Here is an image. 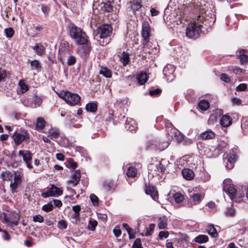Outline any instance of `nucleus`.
<instances>
[{
	"label": "nucleus",
	"mask_w": 248,
	"mask_h": 248,
	"mask_svg": "<svg viewBox=\"0 0 248 248\" xmlns=\"http://www.w3.org/2000/svg\"><path fill=\"white\" fill-rule=\"evenodd\" d=\"M151 28L148 22H143L142 25V32L141 35L144 39L143 41V47L144 51L148 53H152L154 52L153 50H151L149 47L151 46V43L149 42V38L151 35Z\"/></svg>",
	"instance_id": "nucleus-3"
},
{
	"label": "nucleus",
	"mask_w": 248,
	"mask_h": 248,
	"mask_svg": "<svg viewBox=\"0 0 248 248\" xmlns=\"http://www.w3.org/2000/svg\"><path fill=\"white\" fill-rule=\"evenodd\" d=\"M5 33L7 37L11 38L14 33V31L12 28H7L5 29Z\"/></svg>",
	"instance_id": "nucleus-48"
},
{
	"label": "nucleus",
	"mask_w": 248,
	"mask_h": 248,
	"mask_svg": "<svg viewBox=\"0 0 248 248\" xmlns=\"http://www.w3.org/2000/svg\"><path fill=\"white\" fill-rule=\"evenodd\" d=\"M90 225L91 227H90V229L91 231H94L95 228L97 225V222L95 220H90Z\"/></svg>",
	"instance_id": "nucleus-63"
},
{
	"label": "nucleus",
	"mask_w": 248,
	"mask_h": 248,
	"mask_svg": "<svg viewBox=\"0 0 248 248\" xmlns=\"http://www.w3.org/2000/svg\"><path fill=\"white\" fill-rule=\"evenodd\" d=\"M76 58L72 55H69L67 60V65L69 66L74 65L76 63Z\"/></svg>",
	"instance_id": "nucleus-42"
},
{
	"label": "nucleus",
	"mask_w": 248,
	"mask_h": 248,
	"mask_svg": "<svg viewBox=\"0 0 248 248\" xmlns=\"http://www.w3.org/2000/svg\"><path fill=\"white\" fill-rule=\"evenodd\" d=\"M11 176V173L9 171H3L1 173V178L3 181L9 180Z\"/></svg>",
	"instance_id": "nucleus-44"
},
{
	"label": "nucleus",
	"mask_w": 248,
	"mask_h": 248,
	"mask_svg": "<svg viewBox=\"0 0 248 248\" xmlns=\"http://www.w3.org/2000/svg\"><path fill=\"white\" fill-rule=\"evenodd\" d=\"M219 123L221 126L227 127L232 124V119L230 116L224 115L221 118Z\"/></svg>",
	"instance_id": "nucleus-15"
},
{
	"label": "nucleus",
	"mask_w": 248,
	"mask_h": 248,
	"mask_svg": "<svg viewBox=\"0 0 248 248\" xmlns=\"http://www.w3.org/2000/svg\"><path fill=\"white\" fill-rule=\"evenodd\" d=\"M18 85L20 88V91L22 93H24L28 90V86L24 82L21 80L19 81Z\"/></svg>",
	"instance_id": "nucleus-38"
},
{
	"label": "nucleus",
	"mask_w": 248,
	"mask_h": 248,
	"mask_svg": "<svg viewBox=\"0 0 248 248\" xmlns=\"http://www.w3.org/2000/svg\"><path fill=\"white\" fill-rule=\"evenodd\" d=\"M34 222L42 223L44 221V218L41 215H37L32 217Z\"/></svg>",
	"instance_id": "nucleus-50"
},
{
	"label": "nucleus",
	"mask_w": 248,
	"mask_h": 248,
	"mask_svg": "<svg viewBox=\"0 0 248 248\" xmlns=\"http://www.w3.org/2000/svg\"><path fill=\"white\" fill-rule=\"evenodd\" d=\"M182 175L186 179L191 180L194 177V173L192 170L189 169H184L182 171Z\"/></svg>",
	"instance_id": "nucleus-19"
},
{
	"label": "nucleus",
	"mask_w": 248,
	"mask_h": 248,
	"mask_svg": "<svg viewBox=\"0 0 248 248\" xmlns=\"http://www.w3.org/2000/svg\"><path fill=\"white\" fill-rule=\"evenodd\" d=\"M170 144L169 141L166 142H163L161 143H159L158 145H157L158 149L159 150H164L166 149Z\"/></svg>",
	"instance_id": "nucleus-51"
},
{
	"label": "nucleus",
	"mask_w": 248,
	"mask_h": 248,
	"mask_svg": "<svg viewBox=\"0 0 248 248\" xmlns=\"http://www.w3.org/2000/svg\"><path fill=\"white\" fill-rule=\"evenodd\" d=\"M99 74L106 78H110L112 75L111 71L106 67H101L99 71Z\"/></svg>",
	"instance_id": "nucleus-31"
},
{
	"label": "nucleus",
	"mask_w": 248,
	"mask_h": 248,
	"mask_svg": "<svg viewBox=\"0 0 248 248\" xmlns=\"http://www.w3.org/2000/svg\"><path fill=\"white\" fill-rule=\"evenodd\" d=\"M72 47V45L70 44L67 41H63L61 44L59 50L61 51H70Z\"/></svg>",
	"instance_id": "nucleus-26"
},
{
	"label": "nucleus",
	"mask_w": 248,
	"mask_h": 248,
	"mask_svg": "<svg viewBox=\"0 0 248 248\" xmlns=\"http://www.w3.org/2000/svg\"><path fill=\"white\" fill-rule=\"evenodd\" d=\"M145 191L146 194L150 195L154 201H157L158 198V193L155 187L150 186H146Z\"/></svg>",
	"instance_id": "nucleus-12"
},
{
	"label": "nucleus",
	"mask_w": 248,
	"mask_h": 248,
	"mask_svg": "<svg viewBox=\"0 0 248 248\" xmlns=\"http://www.w3.org/2000/svg\"><path fill=\"white\" fill-rule=\"evenodd\" d=\"M204 5L205 1L203 0H187L186 8L190 12H201Z\"/></svg>",
	"instance_id": "nucleus-6"
},
{
	"label": "nucleus",
	"mask_w": 248,
	"mask_h": 248,
	"mask_svg": "<svg viewBox=\"0 0 248 248\" xmlns=\"http://www.w3.org/2000/svg\"><path fill=\"white\" fill-rule=\"evenodd\" d=\"M19 220L20 215L17 213H13L10 217H9L8 225L17 226L18 224Z\"/></svg>",
	"instance_id": "nucleus-14"
},
{
	"label": "nucleus",
	"mask_w": 248,
	"mask_h": 248,
	"mask_svg": "<svg viewBox=\"0 0 248 248\" xmlns=\"http://www.w3.org/2000/svg\"><path fill=\"white\" fill-rule=\"evenodd\" d=\"M68 32L70 37L78 45H84L87 42L86 33L81 28L73 24L69 25Z\"/></svg>",
	"instance_id": "nucleus-1"
},
{
	"label": "nucleus",
	"mask_w": 248,
	"mask_h": 248,
	"mask_svg": "<svg viewBox=\"0 0 248 248\" xmlns=\"http://www.w3.org/2000/svg\"><path fill=\"white\" fill-rule=\"evenodd\" d=\"M133 248H141V241L140 239H136L133 244Z\"/></svg>",
	"instance_id": "nucleus-56"
},
{
	"label": "nucleus",
	"mask_w": 248,
	"mask_h": 248,
	"mask_svg": "<svg viewBox=\"0 0 248 248\" xmlns=\"http://www.w3.org/2000/svg\"><path fill=\"white\" fill-rule=\"evenodd\" d=\"M58 95L68 104L71 106L78 105L80 102V97L77 93H72L68 91H62L58 93Z\"/></svg>",
	"instance_id": "nucleus-4"
},
{
	"label": "nucleus",
	"mask_w": 248,
	"mask_h": 248,
	"mask_svg": "<svg viewBox=\"0 0 248 248\" xmlns=\"http://www.w3.org/2000/svg\"><path fill=\"white\" fill-rule=\"evenodd\" d=\"M42 103V99L38 96H35L31 104V106L32 108H36L39 107L41 105Z\"/></svg>",
	"instance_id": "nucleus-36"
},
{
	"label": "nucleus",
	"mask_w": 248,
	"mask_h": 248,
	"mask_svg": "<svg viewBox=\"0 0 248 248\" xmlns=\"http://www.w3.org/2000/svg\"><path fill=\"white\" fill-rule=\"evenodd\" d=\"M156 168L160 172H163L165 170L164 166L161 163H159L156 165Z\"/></svg>",
	"instance_id": "nucleus-64"
},
{
	"label": "nucleus",
	"mask_w": 248,
	"mask_h": 248,
	"mask_svg": "<svg viewBox=\"0 0 248 248\" xmlns=\"http://www.w3.org/2000/svg\"><path fill=\"white\" fill-rule=\"evenodd\" d=\"M201 137L203 140L212 139L215 137V133L211 130H207L201 133Z\"/></svg>",
	"instance_id": "nucleus-29"
},
{
	"label": "nucleus",
	"mask_w": 248,
	"mask_h": 248,
	"mask_svg": "<svg viewBox=\"0 0 248 248\" xmlns=\"http://www.w3.org/2000/svg\"><path fill=\"white\" fill-rule=\"evenodd\" d=\"M247 85L245 83H242L239 84L236 88V90L237 91H244L247 88Z\"/></svg>",
	"instance_id": "nucleus-54"
},
{
	"label": "nucleus",
	"mask_w": 248,
	"mask_h": 248,
	"mask_svg": "<svg viewBox=\"0 0 248 248\" xmlns=\"http://www.w3.org/2000/svg\"><path fill=\"white\" fill-rule=\"evenodd\" d=\"M198 23L192 22L188 24L186 29V35L190 38H197L199 36L201 32V26L200 24L202 22L203 17L199 15L197 16Z\"/></svg>",
	"instance_id": "nucleus-2"
},
{
	"label": "nucleus",
	"mask_w": 248,
	"mask_h": 248,
	"mask_svg": "<svg viewBox=\"0 0 248 248\" xmlns=\"http://www.w3.org/2000/svg\"><path fill=\"white\" fill-rule=\"evenodd\" d=\"M97 108V104L95 102L88 103L86 106V109L87 111L95 112Z\"/></svg>",
	"instance_id": "nucleus-32"
},
{
	"label": "nucleus",
	"mask_w": 248,
	"mask_h": 248,
	"mask_svg": "<svg viewBox=\"0 0 248 248\" xmlns=\"http://www.w3.org/2000/svg\"><path fill=\"white\" fill-rule=\"evenodd\" d=\"M18 155L23 157V161L28 169H31L33 167L31 165L32 154L30 151L20 150L18 152Z\"/></svg>",
	"instance_id": "nucleus-8"
},
{
	"label": "nucleus",
	"mask_w": 248,
	"mask_h": 248,
	"mask_svg": "<svg viewBox=\"0 0 248 248\" xmlns=\"http://www.w3.org/2000/svg\"><path fill=\"white\" fill-rule=\"evenodd\" d=\"M125 128L130 132H135L137 129V125L134 120H127L125 124Z\"/></svg>",
	"instance_id": "nucleus-16"
},
{
	"label": "nucleus",
	"mask_w": 248,
	"mask_h": 248,
	"mask_svg": "<svg viewBox=\"0 0 248 248\" xmlns=\"http://www.w3.org/2000/svg\"><path fill=\"white\" fill-rule=\"evenodd\" d=\"M78 48V51L82 54L89 53L91 50V46L88 44V41L84 45H81Z\"/></svg>",
	"instance_id": "nucleus-25"
},
{
	"label": "nucleus",
	"mask_w": 248,
	"mask_h": 248,
	"mask_svg": "<svg viewBox=\"0 0 248 248\" xmlns=\"http://www.w3.org/2000/svg\"><path fill=\"white\" fill-rule=\"evenodd\" d=\"M98 33L99 34L100 39H103V44L104 43L107 44L110 40L108 37H109L112 34V28L108 24H104L99 27L98 29Z\"/></svg>",
	"instance_id": "nucleus-5"
},
{
	"label": "nucleus",
	"mask_w": 248,
	"mask_h": 248,
	"mask_svg": "<svg viewBox=\"0 0 248 248\" xmlns=\"http://www.w3.org/2000/svg\"><path fill=\"white\" fill-rule=\"evenodd\" d=\"M32 49L38 56H41L46 53V47L42 43L35 44Z\"/></svg>",
	"instance_id": "nucleus-13"
},
{
	"label": "nucleus",
	"mask_w": 248,
	"mask_h": 248,
	"mask_svg": "<svg viewBox=\"0 0 248 248\" xmlns=\"http://www.w3.org/2000/svg\"><path fill=\"white\" fill-rule=\"evenodd\" d=\"M58 228L60 230H64L67 227L66 222L64 220H61L58 221Z\"/></svg>",
	"instance_id": "nucleus-43"
},
{
	"label": "nucleus",
	"mask_w": 248,
	"mask_h": 248,
	"mask_svg": "<svg viewBox=\"0 0 248 248\" xmlns=\"http://www.w3.org/2000/svg\"><path fill=\"white\" fill-rule=\"evenodd\" d=\"M173 197L176 203H180L184 200L183 195L180 193H176L174 194Z\"/></svg>",
	"instance_id": "nucleus-40"
},
{
	"label": "nucleus",
	"mask_w": 248,
	"mask_h": 248,
	"mask_svg": "<svg viewBox=\"0 0 248 248\" xmlns=\"http://www.w3.org/2000/svg\"><path fill=\"white\" fill-rule=\"evenodd\" d=\"M46 124V122L42 117H39L37 118L35 129L37 131H41L45 127Z\"/></svg>",
	"instance_id": "nucleus-20"
},
{
	"label": "nucleus",
	"mask_w": 248,
	"mask_h": 248,
	"mask_svg": "<svg viewBox=\"0 0 248 248\" xmlns=\"http://www.w3.org/2000/svg\"><path fill=\"white\" fill-rule=\"evenodd\" d=\"M223 190L226 192L231 199L234 198L236 193V189L233 186H230L228 187L225 186Z\"/></svg>",
	"instance_id": "nucleus-23"
},
{
	"label": "nucleus",
	"mask_w": 248,
	"mask_h": 248,
	"mask_svg": "<svg viewBox=\"0 0 248 248\" xmlns=\"http://www.w3.org/2000/svg\"><path fill=\"white\" fill-rule=\"evenodd\" d=\"M206 230L208 234L213 237L216 238L218 235L217 231L213 225H209L207 227Z\"/></svg>",
	"instance_id": "nucleus-28"
},
{
	"label": "nucleus",
	"mask_w": 248,
	"mask_h": 248,
	"mask_svg": "<svg viewBox=\"0 0 248 248\" xmlns=\"http://www.w3.org/2000/svg\"><path fill=\"white\" fill-rule=\"evenodd\" d=\"M232 102L233 105H240L242 104L241 100L237 97L232 98Z\"/></svg>",
	"instance_id": "nucleus-58"
},
{
	"label": "nucleus",
	"mask_w": 248,
	"mask_h": 248,
	"mask_svg": "<svg viewBox=\"0 0 248 248\" xmlns=\"http://www.w3.org/2000/svg\"><path fill=\"white\" fill-rule=\"evenodd\" d=\"M169 233L168 232L161 231L159 233L158 236L160 239L163 238H166L169 236Z\"/></svg>",
	"instance_id": "nucleus-59"
},
{
	"label": "nucleus",
	"mask_w": 248,
	"mask_h": 248,
	"mask_svg": "<svg viewBox=\"0 0 248 248\" xmlns=\"http://www.w3.org/2000/svg\"><path fill=\"white\" fill-rule=\"evenodd\" d=\"M130 4L131 9L135 12L141 7V0H131Z\"/></svg>",
	"instance_id": "nucleus-21"
},
{
	"label": "nucleus",
	"mask_w": 248,
	"mask_h": 248,
	"mask_svg": "<svg viewBox=\"0 0 248 248\" xmlns=\"http://www.w3.org/2000/svg\"><path fill=\"white\" fill-rule=\"evenodd\" d=\"M194 205L198 204L202 199V196L200 193H194L190 195Z\"/></svg>",
	"instance_id": "nucleus-30"
},
{
	"label": "nucleus",
	"mask_w": 248,
	"mask_h": 248,
	"mask_svg": "<svg viewBox=\"0 0 248 248\" xmlns=\"http://www.w3.org/2000/svg\"><path fill=\"white\" fill-rule=\"evenodd\" d=\"M209 107V103L206 100H202L199 103V107L202 110H206Z\"/></svg>",
	"instance_id": "nucleus-33"
},
{
	"label": "nucleus",
	"mask_w": 248,
	"mask_h": 248,
	"mask_svg": "<svg viewBox=\"0 0 248 248\" xmlns=\"http://www.w3.org/2000/svg\"><path fill=\"white\" fill-rule=\"evenodd\" d=\"M237 155L234 152H230L224 158L226 167L228 169H232L234 166V163L237 160Z\"/></svg>",
	"instance_id": "nucleus-10"
},
{
	"label": "nucleus",
	"mask_w": 248,
	"mask_h": 248,
	"mask_svg": "<svg viewBox=\"0 0 248 248\" xmlns=\"http://www.w3.org/2000/svg\"><path fill=\"white\" fill-rule=\"evenodd\" d=\"M0 232H3L4 235L2 236V237L4 240L8 241L10 239V236L7 231L0 229Z\"/></svg>",
	"instance_id": "nucleus-57"
},
{
	"label": "nucleus",
	"mask_w": 248,
	"mask_h": 248,
	"mask_svg": "<svg viewBox=\"0 0 248 248\" xmlns=\"http://www.w3.org/2000/svg\"><path fill=\"white\" fill-rule=\"evenodd\" d=\"M67 166L69 168H71L73 169H75L77 167V164L74 161L72 158H69Z\"/></svg>",
	"instance_id": "nucleus-46"
},
{
	"label": "nucleus",
	"mask_w": 248,
	"mask_h": 248,
	"mask_svg": "<svg viewBox=\"0 0 248 248\" xmlns=\"http://www.w3.org/2000/svg\"><path fill=\"white\" fill-rule=\"evenodd\" d=\"M197 147L198 149L200 151V153L201 154H204V153H202V150H203V152H205L206 150L208 149L207 147H206L203 143L202 142H199L197 144Z\"/></svg>",
	"instance_id": "nucleus-47"
},
{
	"label": "nucleus",
	"mask_w": 248,
	"mask_h": 248,
	"mask_svg": "<svg viewBox=\"0 0 248 248\" xmlns=\"http://www.w3.org/2000/svg\"><path fill=\"white\" fill-rule=\"evenodd\" d=\"M41 9L45 16L48 15L50 10V8L48 6L44 5H42Z\"/></svg>",
	"instance_id": "nucleus-53"
},
{
	"label": "nucleus",
	"mask_w": 248,
	"mask_h": 248,
	"mask_svg": "<svg viewBox=\"0 0 248 248\" xmlns=\"http://www.w3.org/2000/svg\"><path fill=\"white\" fill-rule=\"evenodd\" d=\"M137 79L140 85L144 84L147 80V76L145 73L141 72L137 75Z\"/></svg>",
	"instance_id": "nucleus-27"
},
{
	"label": "nucleus",
	"mask_w": 248,
	"mask_h": 248,
	"mask_svg": "<svg viewBox=\"0 0 248 248\" xmlns=\"http://www.w3.org/2000/svg\"><path fill=\"white\" fill-rule=\"evenodd\" d=\"M175 68L173 65L171 64H167L163 69V74L166 80L170 82L173 80L174 78L173 73Z\"/></svg>",
	"instance_id": "nucleus-11"
},
{
	"label": "nucleus",
	"mask_w": 248,
	"mask_h": 248,
	"mask_svg": "<svg viewBox=\"0 0 248 248\" xmlns=\"http://www.w3.org/2000/svg\"><path fill=\"white\" fill-rule=\"evenodd\" d=\"M53 205L51 203H48L47 204H45L43 206L42 209L43 210L46 212H49L53 210Z\"/></svg>",
	"instance_id": "nucleus-52"
},
{
	"label": "nucleus",
	"mask_w": 248,
	"mask_h": 248,
	"mask_svg": "<svg viewBox=\"0 0 248 248\" xmlns=\"http://www.w3.org/2000/svg\"><path fill=\"white\" fill-rule=\"evenodd\" d=\"M51 194L53 197H58L62 195V187H58L54 185H51V187L49 188Z\"/></svg>",
	"instance_id": "nucleus-18"
},
{
	"label": "nucleus",
	"mask_w": 248,
	"mask_h": 248,
	"mask_svg": "<svg viewBox=\"0 0 248 248\" xmlns=\"http://www.w3.org/2000/svg\"><path fill=\"white\" fill-rule=\"evenodd\" d=\"M112 183L110 182H105L103 186L105 189L107 191H109L111 187Z\"/></svg>",
	"instance_id": "nucleus-62"
},
{
	"label": "nucleus",
	"mask_w": 248,
	"mask_h": 248,
	"mask_svg": "<svg viewBox=\"0 0 248 248\" xmlns=\"http://www.w3.org/2000/svg\"><path fill=\"white\" fill-rule=\"evenodd\" d=\"M119 60L124 66H126L130 61L129 54L125 52H123L120 56Z\"/></svg>",
	"instance_id": "nucleus-24"
},
{
	"label": "nucleus",
	"mask_w": 248,
	"mask_h": 248,
	"mask_svg": "<svg viewBox=\"0 0 248 248\" xmlns=\"http://www.w3.org/2000/svg\"><path fill=\"white\" fill-rule=\"evenodd\" d=\"M208 241V237L205 235H199L195 238V241L198 243H206Z\"/></svg>",
	"instance_id": "nucleus-34"
},
{
	"label": "nucleus",
	"mask_w": 248,
	"mask_h": 248,
	"mask_svg": "<svg viewBox=\"0 0 248 248\" xmlns=\"http://www.w3.org/2000/svg\"><path fill=\"white\" fill-rule=\"evenodd\" d=\"M1 221L4 223H7L8 225L9 217H7L5 213L2 214L0 217Z\"/></svg>",
	"instance_id": "nucleus-60"
},
{
	"label": "nucleus",
	"mask_w": 248,
	"mask_h": 248,
	"mask_svg": "<svg viewBox=\"0 0 248 248\" xmlns=\"http://www.w3.org/2000/svg\"><path fill=\"white\" fill-rule=\"evenodd\" d=\"M48 137H50L52 139H57L60 135V130L56 128H51L46 132Z\"/></svg>",
	"instance_id": "nucleus-22"
},
{
	"label": "nucleus",
	"mask_w": 248,
	"mask_h": 248,
	"mask_svg": "<svg viewBox=\"0 0 248 248\" xmlns=\"http://www.w3.org/2000/svg\"><path fill=\"white\" fill-rule=\"evenodd\" d=\"M220 78L226 83H229L231 80L230 77L226 74H221L220 75Z\"/></svg>",
	"instance_id": "nucleus-49"
},
{
	"label": "nucleus",
	"mask_w": 248,
	"mask_h": 248,
	"mask_svg": "<svg viewBox=\"0 0 248 248\" xmlns=\"http://www.w3.org/2000/svg\"><path fill=\"white\" fill-rule=\"evenodd\" d=\"M22 182V176L19 172H15L14 174V180H11L10 182V190L11 192L14 194L16 192L17 187L19 186Z\"/></svg>",
	"instance_id": "nucleus-9"
},
{
	"label": "nucleus",
	"mask_w": 248,
	"mask_h": 248,
	"mask_svg": "<svg viewBox=\"0 0 248 248\" xmlns=\"http://www.w3.org/2000/svg\"><path fill=\"white\" fill-rule=\"evenodd\" d=\"M90 198L92 203L94 206H98L99 204V199L98 197L94 194H91L90 195Z\"/></svg>",
	"instance_id": "nucleus-39"
},
{
	"label": "nucleus",
	"mask_w": 248,
	"mask_h": 248,
	"mask_svg": "<svg viewBox=\"0 0 248 248\" xmlns=\"http://www.w3.org/2000/svg\"><path fill=\"white\" fill-rule=\"evenodd\" d=\"M81 177L80 171L79 170H75L72 175V179L77 180L79 182Z\"/></svg>",
	"instance_id": "nucleus-41"
},
{
	"label": "nucleus",
	"mask_w": 248,
	"mask_h": 248,
	"mask_svg": "<svg viewBox=\"0 0 248 248\" xmlns=\"http://www.w3.org/2000/svg\"><path fill=\"white\" fill-rule=\"evenodd\" d=\"M126 174L128 177H134L137 174V170L134 167H129L127 170Z\"/></svg>",
	"instance_id": "nucleus-37"
},
{
	"label": "nucleus",
	"mask_w": 248,
	"mask_h": 248,
	"mask_svg": "<svg viewBox=\"0 0 248 248\" xmlns=\"http://www.w3.org/2000/svg\"><path fill=\"white\" fill-rule=\"evenodd\" d=\"M103 7L106 11L107 12H110L113 10L112 5L109 3H105Z\"/></svg>",
	"instance_id": "nucleus-61"
},
{
	"label": "nucleus",
	"mask_w": 248,
	"mask_h": 248,
	"mask_svg": "<svg viewBox=\"0 0 248 248\" xmlns=\"http://www.w3.org/2000/svg\"><path fill=\"white\" fill-rule=\"evenodd\" d=\"M230 186H233V185L232 184V180L230 179H226L224 180L223 182V189H224V187L226 186V187H229Z\"/></svg>",
	"instance_id": "nucleus-55"
},
{
	"label": "nucleus",
	"mask_w": 248,
	"mask_h": 248,
	"mask_svg": "<svg viewBox=\"0 0 248 248\" xmlns=\"http://www.w3.org/2000/svg\"><path fill=\"white\" fill-rule=\"evenodd\" d=\"M13 138L16 145L20 144L23 141L29 139V134L26 130H22L20 132L14 133Z\"/></svg>",
	"instance_id": "nucleus-7"
},
{
	"label": "nucleus",
	"mask_w": 248,
	"mask_h": 248,
	"mask_svg": "<svg viewBox=\"0 0 248 248\" xmlns=\"http://www.w3.org/2000/svg\"><path fill=\"white\" fill-rule=\"evenodd\" d=\"M30 63L31 66V70L35 69L38 72L41 68V63L38 60H33Z\"/></svg>",
	"instance_id": "nucleus-35"
},
{
	"label": "nucleus",
	"mask_w": 248,
	"mask_h": 248,
	"mask_svg": "<svg viewBox=\"0 0 248 248\" xmlns=\"http://www.w3.org/2000/svg\"><path fill=\"white\" fill-rule=\"evenodd\" d=\"M155 225L154 224H150L149 227L147 228L146 232H145V235L146 236H150L154 229Z\"/></svg>",
	"instance_id": "nucleus-45"
},
{
	"label": "nucleus",
	"mask_w": 248,
	"mask_h": 248,
	"mask_svg": "<svg viewBox=\"0 0 248 248\" xmlns=\"http://www.w3.org/2000/svg\"><path fill=\"white\" fill-rule=\"evenodd\" d=\"M157 222L160 229H165L168 225V218L166 216H163L158 218Z\"/></svg>",
	"instance_id": "nucleus-17"
}]
</instances>
